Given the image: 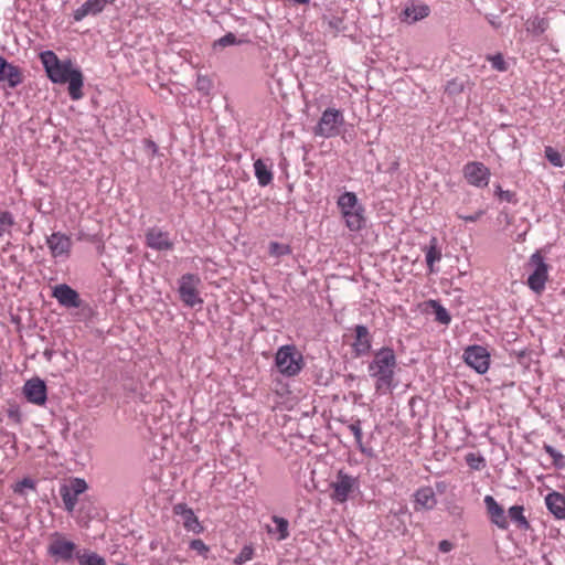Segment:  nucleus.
Masks as SVG:
<instances>
[{"label": "nucleus", "instance_id": "1", "mask_svg": "<svg viewBox=\"0 0 565 565\" xmlns=\"http://www.w3.org/2000/svg\"><path fill=\"white\" fill-rule=\"evenodd\" d=\"M397 359L392 348L383 347L375 351L372 361L369 363V375L374 380V387L377 394H388L396 387L395 374Z\"/></svg>", "mask_w": 565, "mask_h": 565}, {"label": "nucleus", "instance_id": "2", "mask_svg": "<svg viewBox=\"0 0 565 565\" xmlns=\"http://www.w3.org/2000/svg\"><path fill=\"white\" fill-rule=\"evenodd\" d=\"M338 207L350 231H359L364 224V209L359 203L355 193L344 192L338 199Z\"/></svg>", "mask_w": 565, "mask_h": 565}, {"label": "nucleus", "instance_id": "3", "mask_svg": "<svg viewBox=\"0 0 565 565\" xmlns=\"http://www.w3.org/2000/svg\"><path fill=\"white\" fill-rule=\"evenodd\" d=\"M40 58L52 82L71 83V61L61 62L52 51L42 52ZM68 89L71 90V85Z\"/></svg>", "mask_w": 565, "mask_h": 565}, {"label": "nucleus", "instance_id": "4", "mask_svg": "<svg viewBox=\"0 0 565 565\" xmlns=\"http://www.w3.org/2000/svg\"><path fill=\"white\" fill-rule=\"evenodd\" d=\"M275 363L279 372L286 376L297 375L303 365L302 355L294 345H282L278 349Z\"/></svg>", "mask_w": 565, "mask_h": 565}, {"label": "nucleus", "instance_id": "5", "mask_svg": "<svg viewBox=\"0 0 565 565\" xmlns=\"http://www.w3.org/2000/svg\"><path fill=\"white\" fill-rule=\"evenodd\" d=\"M201 279L194 274H184L179 279V296L185 307L202 306L203 299L200 292Z\"/></svg>", "mask_w": 565, "mask_h": 565}, {"label": "nucleus", "instance_id": "6", "mask_svg": "<svg viewBox=\"0 0 565 565\" xmlns=\"http://www.w3.org/2000/svg\"><path fill=\"white\" fill-rule=\"evenodd\" d=\"M344 118L340 110L328 108L315 127V135L323 138H332L339 135L340 127L343 125Z\"/></svg>", "mask_w": 565, "mask_h": 565}, {"label": "nucleus", "instance_id": "7", "mask_svg": "<svg viewBox=\"0 0 565 565\" xmlns=\"http://www.w3.org/2000/svg\"><path fill=\"white\" fill-rule=\"evenodd\" d=\"M533 270L527 278V286L535 292L541 294L548 278V265L540 252H535L527 264Z\"/></svg>", "mask_w": 565, "mask_h": 565}, {"label": "nucleus", "instance_id": "8", "mask_svg": "<svg viewBox=\"0 0 565 565\" xmlns=\"http://www.w3.org/2000/svg\"><path fill=\"white\" fill-rule=\"evenodd\" d=\"M330 498L337 503H344L358 488V479L340 470L334 481L330 483Z\"/></svg>", "mask_w": 565, "mask_h": 565}, {"label": "nucleus", "instance_id": "9", "mask_svg": "<svg viewBox=\"0 0 565 565\" xmlns=\"http://www.w3.org/2000/svg\"><path fill=\"white\" fill-rule=\"evenodd\" d=\"M465 180L476 188H486L490 181V170L479 161H471L463 166Z\"/></svg>", "mask_w": 565, "mask_h": 565}, {"label": "nucleus", "instance_id": "10", "mask_svg": "<svg viewBox=\"0 0 565 565\" xmlns=\"http://www.w3.org/2000/svg\"><path fill=\"white\" fill-rule=\"evenodd\" d=\"M463 358L465 362L479 374L486 373L489 369L490 355L483 347L472 345L467 348Z\"/></svg>", "mask_w": 565, "mask_h": 565}, {"label": "nucleus", "instance_id": "11", "mask_svg": "<svg viewBox=\"0 0 565 565\" xmlns=\"http://www.w3.org/2000/svg\"><path fill=\"white\" fill-rule=\"evenodd\" d=\"M23 394L28 402L42 406L46 402V385L41 379L32 377L24 383Z\"/></svg>", "mask_w": 565, "mask_h": 565}, {"label": "nucleus", "instance_id": "12", "mask_svg": "<svg viewBox=\"0 0 565 565\" xmlns=\"http://www.w3.org/2000/svg\"><path fill=\"white\" fill-rule=\"evenodd\" d=\"M146 245L158 252L171 250L174 246L169 233L156 226L146 232Z\"/></svg>", "mask_w": 565, "mask_h": 565}, {"label": "nucleus", "instance_id": "13", "mask_svg": "<svg viewBox=\"0 0 565 565\" xmlns=\"http://www.w3.org/2000/svg\"><path fill=\"white\" fill-rule=\"evenodd\" d=\"M354 341L351 343L355 356L366 355L372 348V335L369 329L363 324L354 328Z\"/></svg>", "mask_w": 565, "mask_h": 565}, {"label": "nucleus", "instance_id": "14", "mask_svg": "<svg viewBox=\"0 0 565 565\" xmlns=\"http://www.w3.org/2000/svg\"><path fill=\"white\" fill-rule=\"evenodd\" d=\"M173 513L181 516L182 524L186 531L195 534H200L203 531V526L201 525L198 516L185 503H177L173 507Z\"/></svg>", "mask_w": 565, "mask_h": 565}, {"label": "nucleus", "instance_id": "15", "mask_svg": "<svg viewBox=\"0 0 565 565\" xmlns=\"http://www.w3.org/2000/svg\"><path fill=\"white\" fill-rule=\"evenodd\" d=\"M49 553L56 562L71 559V541L61 534H53L49 545Z\"/></svg>", "mask_w": 565, "mask_h": 565}, {"label": "nucleus", "instance_id": "16", "mask_svg": "<svg viewBox=\"0 0 565 565\" xmlns=\"http://www.w3.org/2000/svg\"><path fill=\"white\" fill-rule=\"evenodd\" d=\"M484 504L490 521L501 530H507L509 526L508 518L503 508L495 501L492 495L484 497Z\"/></svg>", "mask_w": 565, "mask_h": 565}, {"label": "nucleus", "instance_id": "17", "mask_svg": "<svg viewBox=\"0 0 565 565\" xmlns=\"http://www.w3.org/2000/svg\"><path fill=\"white\" fill-rule=\"evenodd\" d=\"M0 82H7L9 87L14 88L22 82V73L19 67L7 62L0 56Z\"/></svg>", "mask_w": 565, "mask_h": 565}, {"label": "nucleus", "instance_id": "18", "mask_svg": "<svg viewBox=\"0 0 565 565\" xmlns=\"http://www.w3.org/2000/svg\"><path fill=\"white\" fill-rule=\"evenodd\" d=\"M93 317V308L84 303L79 295L73 290V322H84L85 326H88Z\"/></svg>", "mask_w": 565, "mask_h": 565}, {"label": "nucleus", "instance_id": "19", "mask_svg": "<svg viewBox=\"0 0 565 565\" xmlns=\"http://www.w3.org/2000/svg\"><path fill=\"white\" fill-rule=\"evenodd\" d=\"M115 1L116 0H87L74 12L73 18L79 21L88 14L96 15L100 13L107 4H113Z\"/></svg>", "mask_w": 565, "mask_h": 565}, {"label": "nucleus", "instance_id": "20", "mask_svg": "<svg viewBox=\"0 0 565 565\" xmlns=\"http://www.w3.org/2000/svg\"><path fill=\"white\" fill-rule=\"evenodd\" d=\"M415 510H433L437 504L435 491L431 487H422L415 494Z\"/></svg>", "mask_w": 565, "mask_h": 565}, {"label": "nucleus", "instance_id": "21", "mask_svg": "<svg viewBox=\"0 0 565 565\" xmlns=\"http://www.w3.org/2000/svg\"><path fill=\"white\" fill-rule=\"evenodd\" d=\"M430 9L424 3H411L405 7L402 12V21L407 23H415L428 17Z\"/></svg>", "mask_w": 565, "mask_h": 565}, {"label": "nucleus", "instance_id": "22", "mask_svg": "<svg viewBox=\"0 0 565 565\" xmlns=\"http://www.w3.org/2000/svg\"><path fill=\"white\" fill-rule=\"evenodd\" d=\"M47 245L55 258L66 257L71 248V239L65 235L54 233L47 238Z\"/></svg>", "mask_w": 565, "mask_h": 565}, {"label": "nucleus", "instance_id": "23", "mask_svg": "<svg viewBox=\"0 0 565 565\" xmlns=\"http://www.w3.org/2000/svg\"><path fill=\"white\" fill-rule=\"evenodd\" d=\"M548 511L556 519H565V497L559 492H551L545 498Z\"/></svg>", "mask_w": 565, "mask_h": 565}, {"label": "nucleus", "instance_id": "24", "mask_svg": "<svg viewBox=\"0 0 565 565\" xmlns=\"http://www.w3.org/2000/svg\"><path fill=\"white\" fill-rule=\"evenodd\" d=\"M255 177L260 186H266L273 181V171L269 166L262 159H257L254 162Z\"/></svg>", "mask_w": 565, "mask_h": 565}, {"label": "nucleus", "instance_id": "25", "mask_svg": "<svg viewBox=\"0 0 565 565\" xmlns=\"http://www.w3.org/2000/svg\"><path fill=\"white\" fill-rule=\"evenodd\" d=\"M274 527L267 526V532L276 536L277 541H284L289 536V522L285 518L274 515L271 518Z\"/></svg>", "mask_w": 565, "mask_h": 565}, {"label": "nucleus", "instance_id": "26", "mask_svg": "<svg viewBox=\"0 0 565 565\" xmlns=\"http://www.w3.org/2000/svg\"><path fill=\"white\" fill-rule=\"evenodd\" d=\"M441 259V252L437 247V238L430 239L429 246L426 248V264L429 270L434 271V264Z\"/></svg>", "mask_w": 565, "mask_h": 565}, {"label": "nucleus", "instance_id": "27", "mask_svg": "<svg viewBox=\"0 0 565 565\" xmlns=\"http://www.w3.org/2000/svg\"><path fill=\"white\" fill-rule=\"evenodd\" d=\"M76 558L79 565H106L105 558L94 552H78L76 553Z\"/></svg>", "mask_w": 565, "mask_h": 565}, {"label": "nucleus", "instance_id": "28", "mask_svg": "<svg viewBox=\"0 0 565 565\" xmlns=\"http://www.w3.org/2000/svg\"><path fill=\"white\" fill-rule=\"evenodd\" d=\"M349 430L353 434L354 438H355V441H356V445H358V448L361 452L363 454H366L367 456H372V450L371 449H366L364 446H363V443H362V428H361V420L360 419H355L354 422H352L350 425H349Z\"/></svg>", "mask_w": 565, "mask_h": 565}, {"label": "nucleus", "instance_id": "29", "mask_svg": "<svg viewBox=\"0 0 565 565\" xmlns=\"http://www.w3.org/2000/svg\"><path fill=\"white\" fill-rule=\"evenodd\" d=\"M524 508L522 505H513L509 509V518L516 523L520 529H527L529 522L524 516Z\"/></svg>", "mask_w": 565, "mask_h": 565}, {"label": "nucleus", "instance_id": "30", "mask_svg": "<svg viewBox=\"0 0 565 565\" xmlns=\"http://www.w3.org/2000/svg\"><path fill=\"white\" fill-rule=\"evenodd\" d=\"M14 216L11 212H0V236H3L4 234H10L11 228L14 226Z\"/></svg>", "mask_w": 565, "mask_h": 565}, {"label": "nucleus", "instance_id": "31", "mask_svg": "<svg viewBox=\"0 0 565 565\" xmlns=\"http://www.w3.org/2000/svg\"><path fill=\"white\" fill-rule=\"evenodd\" d=\"M53 296L64 306H71V287L67 285H58L54 287Z\"/></svg>", "mask_w": 565, "mask_h": 565}, {"label": "nucleus", "instance_id": "32", "mask_svg": "<svg viewBox=\"0 0 565 565\" xmlns=\"http://www.w3.org/2000/svg\"><path fill=\"white\" fill-rule=\"evenodd\" d=\"M548 29V20L545 18L535 17L531 22L529 30L534 35H541Z\"/></svg>", "mask_w": 565, "mask_h": 565}, {"label": "nucleus", "instance_id": "33", "mask_svg": "<svg viewBox=\"0 0 565 565\" xmlns=\"http://www.w3.org/2000/svg\"><path fill=\"white\" fill-rule=\"evenodd\" d=\"M465 89V82L459 78H452L447 82L445 86V93L449 96H456L462 93Z\"/></svg>", "mask_w": 565, "mask_h": 565}, {"label": "nucleus", "instance_id": "34", "mask_svg": "<svg viewBox=\"0 0 565 565\" xmlns=\"http://www.w3.org/2000/svg\"><path fill=\"white\" fill-rule=\"evenodd\" d=\"M466 463L473 470H481L486 466L484 458L476 452H469L465 457Z\"/></svg>", "mask_w": 565, "mask_h": 565}, {"label": "nucleus", "instance_id": "35", "mask_svg": "<svg viewBox=\"0 0 565 565\" xmlns=\"http://www.w3.org/2000/svg\"><path fill=\"white\" fill-rule=\"evenodd\" d=\"M83 87V75L79 70L73 68V100L79 99Z\"/></svg>", "mask_w": 565, "mask_h": 565}, {"label": "nucleus", "instance_id": "36", "mask_svg": "<svg viewBox=\"0 0 565 565\" xmlns=\"http://www.w3.org/2000/svg\"><path fill=\"white\" fill-rule=\"evenodd\" d=\"M544 153H545V158L554 167L562 168L564 166V162H563L561 153L557 150H555L553 147L546 146L545 150H544Z\"/></svg>", "mask_w": 565, "mask_h": 565}, {"label": "nucleus", "instance_id": "37", "mask_svg": "<svg viewBox=\"0 0 565 565\" xmlns=\"http://www.w3.org/2000/svg\"><path fill=\"white\" fill-rule=\"evenodd\" d=\"M254 556V548L250 545H245L241 552L233 559L234 565H243L244 563L250 561Z\"/></svg>", "mask_w": 565, "mask_h": 565}, {"label": "nucleus", "instance_id": "38", "mask_svg": "<svg viewBox=\"0 0 565 565\" xmlns=\"http://www.w3.org/2000/svg\"><path fill=\"white\" fill-rule=\"evenodd\" d=\"M487 60L491 63L492 68H494L499 72L508 71V63L505 62V60L501 53H497L494 55H488Z\"/></svg>", "mask_w": 565, "mask_h": 565}, {"label": "nucleus", "instance_id": "39", "mask_svg": "<svg viewBox=\"0 0 565 565\" xmlns=\"http://www.w3.org/2000/svg\"><path fill=\"white\" fill-rule=\"evenodd\" d=\"M291 253V248L289 245L280 244L277 242H271L269 244V254L275 257H280L285 255H289Z\"/></svg>", "mask_w": 565, "mask_h": 565}, {"label": "nucleus", "instance_id": "40", "mask_svg": "<svg viewBox=\"0 0 565 565\" xmlns=\"http://www.w3.org/2000/svg\"><path fill=\"white\" fill-rule=\"evenodd\" d=\"M195 88L200 93L209 95L213 88V83L207 76L199 75L195 82Z\"/></svg>", "mask_w": 565, "mask_h": 565}, {"label": "nucleus", "instance_id": "41", "mask_svg": "<svg viewBox=\"0 0 565 565\" xmlns=\"http://www.w3.org/2000/svg\"><path fill=\"white\" fill-rule=\"evenodd\" d=\"M87 488L88 486L84 479L73 478V509L77 503L76 497L81 493H84Z\"/></svg>", "mask_w": 565, "mask_h": 565}, {"label": "nucleus", "instance_id": "42", "mask_svg": "<svg viewBox=\"0 0 565 565\" xmlns=\"http://www.w3.org/2000/svg\"><path fill=\"white\" fill-rule=\"evenodd\" d=\"M543 448H544L545 452L551 456V458L553 459V463L556 467H563L564 466V456H563V454H561L554 447H552L551 445H547V444H545Z\"/></svg>", "mask_w": 565, "mask_h": 565}, {"label": "nucleus", "instance_id": "43", "mask_svg": "<svg viewBox=\"0 0 565 565\" xmlns=\"http://www.w3.org/2000/svg\"><path fill=\"white\" fill-rule=\"evenodd\" d=\"M24 489H35V482L30 478H24L17 482L13 487V491L19 494H24Z\"/></svg>", "mask_w": 565, "mask_h": 565}, {"label": "nucleus", "instance_id": "44", "mask_svg": "<svg viewBox=\"0 0 565 565\" xmlns=\"http://www.w3.org/2000/svg\"><path fill=\"white\" fill-rule=\"evenodd\" d=\"M190 548L204 557H207V553L210 552V547L200 539L192 540L190 542Z\"/></svg>", "mask_w": 565, "mask_h": 565}, {"label": "nucleus", "instance_id": "45", "mask_svg": "<svg viewBox=\"0 0 565 565\" xmlns=\"http://www.w3.org/2000/svg\"><path fill=\"white\" fill-rule=\"evenodd\" d=\"M435 306H436V310H435L436 320L443 324H448L451 320L448 311L440 305L435 303Z\"/></svg>", "mask_w": 565, "mask_h": 565}, {"label": "nucleus", "instance_id": "46", "mask_svg": "<svg viewBox=\"0 0 565 565\" xmlns=\"http://www.w3.org/2000/svg\"><path fill=\"white\" fill-rule=\"evenodd\" d=\"M236 43H237L236 36L230 32V33L225 34L224 36H222L221 39H218L214 43V45H220L222 47H226L228 45H234Z\"/></svg>", "mask_w": 565, "mask_h": 565}, {"label": "nucleus", "instance_id": "47", "mask_svg": "<svg viewBox=\"0 0 565 565\" xmlns=\"http://www.w3.org/2000/svg\"><path fill=\"white\" fill-rule=\"evenodd\" d=\"M495 194L501 201L514 202L515 194L509 190H502L500 186H497Z\"/></svg>", "mask_w": 565, "mask_h": 565}, {"label": "nucleus", "instance_id": "48", "mask_svg": "<svg viewBox=\"0 0 565 565\" xmlns=\"http://www.w3.org/2000/svg\"><path fill=\"white\" fill-rule=\"evenodd\" d=\"M60 492H61L65 509L67 511H71V491H70L68 487L67 486L61 487Z\"/></svg>", "mask_w": 565, "mask_h": 565}, {"label": "nucleus", "instance_id": "49", "mask_svg": "<svg viewBox=\"0 0 565 565\" xmlns=\"http://www.w3.org/2000/svg\"><path fill=\"white\" fill-rule=\"evenodd\" d=\"M483 215L482 211H478L475 214L471 215H461L457 214V216L466 222H477L481 216Z\"/></svg>", "mask_w": 565, "mask_h": 565}, {"label": "nucleus", "instance_id": "50", "mask_svg": "<svg viewBox=\"0 0 565 565\" xmlns=\"http://www.w3.org/2000/svg\"><path fill=\"white\" fill-rule=\"evenodd\" d=\"M438 548L441 553H448L454 548V544L450 541L443 540L439 542Z\"/></svg>", "mask_w": 565, "mask_h": 565}, {"label": "nucleus", "instance_id": "51", "mask_svg": "<svg viewBox=\"0 0 565 565\" xmlns=\"http://www.w3.org/2000/svg\"><path fill=\"white\" fill-rule=\"evenodd\" d=\"M437 492L444 493L447 489V484L444 481L436 482L435 484Z\"/></svg>", "mask_w": 565, "mask_h": 565}, {"label": "nucleus", "instance_id": "52", "mask_svg": "<svg viewBox=\"0 0 565 565\" xmlns=\"http://www.w3.org/2000/svg\"><path fill=\"white\" fill-rule=\"evenodd\" d=\"M292 1L298 3V4H307V3H309V0H292Z\"/></svg>", "mask_w": 565, "mask_h": 565}]
</instances>
